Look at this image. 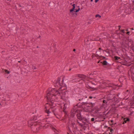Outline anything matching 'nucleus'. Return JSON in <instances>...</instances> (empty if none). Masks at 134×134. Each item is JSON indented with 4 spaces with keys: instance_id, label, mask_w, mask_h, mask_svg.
Instances as JSON below:
<instances>
[{
    "instance_id": "1",
    "label": "nucleus",
    "mask_w": 134,
    "mask_h": 134,
    "mask_svg": "<svg viewBox=\"0 0 134 134\" xmlns=\"http://www.w3.org/2000/svg\"><path fill=\"white\" fill-rule=\"evenodd\" d=\"M29 126L31 127L32 130L34 132H36L41 129L42 126L40 122H34L29 124Z\"/></svg>"
},
{
    "instance_id": "2",
    "label": "nucleus",
    "mask_w": 134,
    "mask_h": 134,
    "mask_svg": "<svg viewBox=\"0 0 134 134\" xmlns=\"http://www.w3.org/2000/svg\"><path fill=\"white\" fill-rule=\"evenodd\" d=\"M85 98V99L83 100L84 102H87V101H89L90 102L88 104L91 105V107L93 108L95 105V103L93 101V99L91 100L88 99L87 96Z\"/></svg>"
},
{
    "instance_id": "3",
    "label": "nucleus",
    "mask_w": 134,
    "mask_h": 134,
    "mask_svg": "<svg viewBox=\"0 0 134 134\" xmlns=\"http://www.w3.org/2000/svg\"><path fill=\"white\" fill-rule=\"evenodd\" d=\"M37 117L35 116H34L32 118H31L28 121V124H31L32 123L34 122H38L37 121H34L36 120L37 119Z\"/></svg>"
},
{
    "instance_id": "4",
    "label": "nucleus",
    "mask_w": 134,
    "mask_h": 134,
    "mask_svg": "<svg viewBox=\"0 0 134 134\" xmlns=\"http://www.w3.org/2000/svg\"><path fill=\"white\" fill-rule=\"evenodd\" d=\"M53 91H55V93H57L56 94H52V95L53 96H54V97H55L57 95H58V96H59L60 95L61 93L58 91V90H56L55 88H53L52 90L50 92H53Z\"/></svg>"
},
{
    "instance_id": "5",
    "label": "nucleus",
    "mask_w": 134,
    "mask_h": 134,
    "mask_svg": "<svg viewBox=\"0 0 134 134\" xmlns=\"http://www.w3.org/2000/svg\"><path fill=\"white\" fill-rule=\"evenodd\" d=\"M113 58L114 61H116L117 60H118V61H116L118 62L121 63L122 62V59H120V58L118 56H115L114 57H113Z\"/></svg>"
},
{
    "instance_id": "6",
    "label": "nucleus",
    "mask_w": 134,
    "mask_h": 134,
    "mask_svg": "<svg viewBox=\"0 0 134 134\" xmlns=\"http://www.w3.org/2000/svg\"><path fill=\"white\" fill-rule=\"evenodd\" d=\"M60 77H58V80H55L54 82V83L55 84L54 85L55 86H56L59 85L62 86L60 85Z\"/></svg>"
},
{
    "instance_id": "7",
    "label": "nucleus",
    "mask_w": 134,
    "mask_h": 134,
    "mask_svg": "<svg viewBox=\"0 0 134 134\" xmlns=\"http://www.w3.org/2000/svg\"><path fill=\"white\" fill-rule=\"evenodd\" d=\"M74 111L75 113H77L76 114V116L78 119H79V118L82 116L81 114V112L80 110H76Z\"/></svg>"
},
{
    "instance_id": "8",
    "label": "nucleus",
    "mask_w": 134,
    "mask_h": 134,
    "mask_svg": "<svg viewBox=\"0 0 134 134\" xmlns=\"http://www.w3.org/2000/svg\"><path fill=\"white\" fill-rule=\"evenodd\" d=\"M71 10L70 9V12L69 14H71V15H72V16H75L76 17L77 14L76 13H75V12H74V10H73L72 11H71Z\"/></svg>"
},
{
    "instance_id": "9",
    "label": "nucleus",
    "mask_w": 134,
    "mask_h": 134,
    "mask_svg": "<svg viewBox=\"0 0 134 134\" xmlns=\"http://www.w3.org/2000/svg\"><path fill=\"white\" fill-rule=\"evenodd\" d=\"M124 121H123L122 124H124L125 123H126L127 122V121H130V118L128 117L124 119Z\"/></svg>"
},
{
    "instance_id": "10",
    "label": "nucleus",
    "mask_w": 134,
    "mask_h": 134,
    "mask_svg": "<svg viewBox=\"0 0 134 134\" xmlns=\"http://www.w3.org/2000/svg\"><path fill=\"white\" fill-rule=\"evenodd\" d=\"M100 63L102 64V66L105 67V66L107 65L108 64V63L106 60H104L103 62H101Z\"/></svg>"
},
{
    "instance_id": "11",
    "label": "nucleus",
    "mask_w": 134,
    "mask_h": 134,
    "mask_svg": "<svg viewBox=\"0 0 134 134\" xmlns=\"http://www.w3.org/2000/svg\"><path fill=\"white\" fill-rule=\"evenodd\" d=\"M77 75L79 77L82 78V79H85L87 77L86 76L83 74H77Z\"/></svg>"
},
{
    "instance_id": "12",
    "label": "nucleus",
    "mask_w": 134,
    "mask_h": 134,
    "mask_svg": "<svg viewBox=\"0 0 134 134\" xmlns=\"http://www.w3.org/2000/svg\"><path fill=\"white\" fill-rule=\"evenodd\" d=\"M107 101L113 100L112 97H111V95H109L107 96Z\"/></svg>"
},
{
    "instance_id": "13",
    "label": "nucleus",
    "mask_w": 134,
    "mask_h": 134,
    "mask_svg": "<svg viewBox=\"0 0 134 134\" xmlns=\"http://www.w3.org/2000/svg\"><path fill=\"white\" fill-rule=\"evenodd\" d=\"M88 86L90 89L92 88L94 90H97V88H93V87L94 86H91L90 84H88Z\"/></svg>"
},
{
    "instance_id": "14",
    "label": "nucleus",
    "mask_w": 134,
    "mask_h": 134,
    "mask_svg": "<svg viewBox=\"0 0 134 134\" xmlns=\"http://www.w3.org/2000/svg\"><path fill=\"white\" fill-rule=\"evenodd\" d=\"M72 8L70 9L71 10V11H73V10H75V6H77L76 5H75V4H74L72 5Z\"/></svg>"
},
{
    "instance_id": "15",
    "label": "nucleus",
    "mask_w": 134,
    "mask_h": 134,
    "mask_svg": "<svg viewBox=\"0 0 134 134\" xmlns=\"http://www.w3.org/2000/svg\"><path fill=\"white\" fill-rule=\"evenodd\" d=\"M62 94L64 96V97H66V94H68V91H64V92H61Z\"/></svg>"
},
{
    "instance_id": "16",
    "label": "nucleus",
    "mask_w": 134,
    "mask_h": 134,
    "mask_svg": "<svg viewBox=\"0 0 134 134\" xmlns=\"http://www.w3.org/2000/svg\"><path fill=\"white\" fill-rule=\"evenodd\" d=\"M45 109H46L45 110V112L46 113H47L48 114H49L51 113V112L49 111V110H47V109L46 107H45Z\"/></svg>"
},
{
    "instance_id": "17",
    "label": "nucleus",
    "mask_w": 134,
    "mask_h": 134,
    "mask_svg": "<svg viewBox=\"0 0 134 134\" xmlns=\"http://www.w3.org/2000/svg\"><path fill=\"white\" fill-rule=\"evenodd\" d=\"M99 59H100V60L102 59H106V57H105L104 56H102V55H100V56H99Z\"/></svg>"
},
{
    "instance_id": "18",
    "label": "nucleus",
    "mask_w": 134,
    "mask_h": 134,
    "mask_svg": "<svg viewBox=\"0 0 134 134\" xmlns=\"http://www.w3.org/2000/svg\"><path fill=\"white\" fill-rule=\"evenodd\" d=\"M84 117H83V116H82L81 117H80L79 118V120L82 122L83 121V120L84 119Z\"/></svg>"
},
{
    "instance_id": "19",
    "label": "nucleus",
    "mask_w": 134,
    "mask_h": 134,
    "mask_svg": "<svg viewBox=\"0 0 134 134\" xmlns=\"http://www.w3.org/2000/svg\"><path fill=\"white\" fill-rule=\"evenodd\" d=\"M131 74H133L134 75V66L131 69Z\"/></svg>"
},
{
    "instance_id": "20",
    "label": "nucleus",
    "mask_w": 134,
    "mask_h": 134,
    "mask_svg": "<svg viewBox=\"0 0 134 134\" xmlns=\"http://www.w3.org/2000/svg\"><path fill=\"white\" fill-rule=\"evenodd\" d=\"M4 71L5 73H7L8 74H9L10 73V71H8L7 70L4 69Z\"/></svg>"
},
{
    "instance_id": "21",
    "label": "nucleus",
    "mask_w": 134,
    "mask_h": 134,
    "mask_svg": "<svg viewBox=\"0 0 134 134\" xmlns=\"http://www.w3.org/2000/svg\"><path fill=\"white\" fill-rule=\"evenodd\" d=\"M118 30H116L115 31V34H116L118 36H119L120 35V33H118Z\"/></svg>"
},
{
    "instance_id": "22",
    "label": "nucleus",
    "mask_w": 134,
    "mask_h": 134,
    "mask_svg": "<svg viewBox=\"0 0 134 134\" xmlns=\"http://www.w3.org/2000/svg\"><path fill=\"white\" fill-rule=\"evenodd\" d=\"M82 125H83V127L85 125H87V122H85V121H82Z\"/></svg>"
},
{
    "instance_id": "23",
    "label": "nucleus",
    "mask_w": 134,
    "mask_h": 134,
    "mask_svg": "<svg viewBox=\"0 0 134 134\" xmlns=\"http://www.w3.org/2000/svg\"><path fill=\"white\" fill-rule=\"evenodd\" d=\"M100 125V124L99 123H97V124H94V127H97L99 126Z\"/></svg>"
},
{
    "instance_id": "24",
    "label": "nucleus",
    "mask_w": 134,
    "mask_h": 134,
    "mask_svg": "<svg viewBox=\"0 0 134 134\" xmlns=\"http://www.w3.org/2000/svg\"><path fill=\"white\" fill-rule=\"evenodd\" d=\"M90 102H89V101H87V102H82V104L85 105L87 104H89V103Z\"/></svg>"
},
{
    "instance_id": "25",
    "label": "nucleus",
    "mask_w": 134,
    "mask_h": 134,
    "mask_svg": "<svg viewBox=\"0 0 134 134\" xmlns=\"http://www.w3.org/2000/svg\"><path fill=\"white\" fill-rule=\"evenodd\" d=\"M77 123H78L79 125L80 126H81V127H83V125H82V123H80L77 120Z\"/></svg>"
},
{
    "instance_id": "26",
    "label": "nucleus",
    "mask_w": 134,
    "mask_h": 134,
    "mask_svg": "<svg viewBox=\"0 0 134 134\" xmlns=\"http://www.w3.org/2000/svg\"><path fill=\"white\" fill-rule=\"evenodd\" d=\"M67 104L66 103L64 105V107L63 108V109H66V108H67Z\"/></svg>"
},
{
    "instance_id": "27",
    "label": "nucleus",
    "mask_w": 134,
    "mask_h": 134,
    "mask_svg": "<svg viewBox=\"0 0 134 134\" xmlns=\"http://www.w3.org/2000/svg\"><path fill=\"white\" fill-rule=\"evenodd\" d=\"M104 51H105L107 53H110L109 52V51H108V49H107L106 50H103V52H104Z\"/></svg>"
},
{
    "instance_id": "28",
    "label": "nucleus",
    "mask_w": 134,
    "mask_h": 134,
    "mask_svg": "<svg viewBox=\"0 0 134 134\" xmlns=\"http://www.w3.org/2000/svg\"><path fill=\"white\" fill-rule=\"evenodd\" d=\"M83 121H84L86 122L87 123H88V122L89 121L87 120V119L86 118H84V119L83 120Z\"/></svg>"
},
{
    "instance_id": "29",
    "label": "nucleus",
    "mask_w": 134,
    "mask_h": 134,
    "mask_svg": "<svg viewBox=\"0 0 134 134\" xmlns=\"http://www.w3.org/2000/svg\"><path fill=\"white\" fill-rule=\"evenodd\" d=\"M66 109H63V111L64 113H65V114L66 115L67 114V112L66 111V110H65Z\"/></svg>"
},
{
    "instance_id": "30",
    "label": "nucleus",
    "mask_w": 134,
    "mask_h": 134,
    "mask_svg": "<svg viewBox=\"0 0 134 134\" xmlns=\"http://www.w3.org/2000/svg\"><path fill=\"white\" fill-rule=\"evenodd\" d=\"M47 97V102L50 101L51 100V99L48 98V96H46Z\"/></svg>"
},
{
    "instance_id": "31",
    "label": "nucleus",
    "mask_w": 134,
    "mask_h": 134,
    "mask_svg": "<svg viewBox=\"0 0 134 134\" xmlns=\"http://www.w3.org/2000/svg\"><path fill=\"white\" fill-rule=\"evenodd\" d=\"M103 104H106L107 103V100H103Z\"/></svg>"
},
{
    "instance_id": "32",
    "label": "nucleus",
    "mask_w": 134,
    "mask_h": 134,
    "mask_svg": "<svg viewBox=\"0 0 134 134\" xmlns=\"http://www.w3.org/2000/svg\"><path fill=\"white\" fill-rule=\"evenodd\" d=\"M53 3H54V2H50L49 3V6L50 5L51 6L52 5H53Z\"/></svg>"
},
{
    "instance_id": "33",
    "label": "nucleus",
    "mask_w": 134,
    "mask_h": 134,
    "mask_svg": "<svg viewBox=\"0 0 134 134\" xmlns=\"http://www.w3.org/2000/svg\"><path fill=\"white\" fill-rule=\"evenodd\" d=\"M95 16L97 18V17H99V18H100L101 17V16L99 14H97Z\"/></svg>"
},
{
    "instance_id": "34",
    "label": "nucleus",
    "mask_w": 134,
    "mask_h": 134,
    "mask_svg": "<svg viewBox=\"0 0 134 134\" xmlns=\"http://www.w3.org/2000/svg\"><path fill=\"white\" fill-rule=\"evenodd\" d=\"M95 98V97H93L91 96H90L88 98L90 99H92L93 98V99H94Z\"/></svg>"
},
{
    "instance_id": "35",
    "label": "nucleus",
    "mask_w": 134,
    "mask_h": 134,
    "mask_svg": "<svg viewBox=\"0 0 134 134\" xmlns=\"http://www.w3.org/2000/svg\"><path fill=\"white\" fill-rule=\"evenodd\" d=\"M70 117H74L75 116L74 113H71L70 115Z\"/></svg>"
},
{
    "instance_id": "36",
    "label": "nucleus",
    "mask_w": 134,
    "mask_h": 134,
    "mask_svg": "<svg viewBox=\"0 0 134 134\" xmlns=\"http://www.w3.org/2000/svg\"><path fill=\"white\" fill-rule=\"evenodd\" d=\"M75 125V123L74 122H73L71 123V126L72 128H73L74 127V125Z\"/></svg>"
},
{
    "instance_id": "37",
    "label": "nucleus",
    "mask_w": 134,
    "mask_h": 134,
    "mask_svg": "<svg viewBox=\"0 0 134 134\" xmlns=\"http://www.w3.org/2000/svg\"><path fill=\"white\" fill-rule=\"evenodd\" d=\"M110 132L112 133H113V132H114L113 129L111 128V129H110Z\"/></svg>"
},
{
    "instance_id": "38",
    "label": "nucleus",
    "mask_w": 134,
    "mask_h": 134,
    "mask_svg": "<svg viewBox=\"0 0 134 134\" xmlns=\"http://www.w3.org/2000/svg\"><path fill=\"white\" fill-rule=\"evenodd\" d=\"M78 11V10L76 9H75V10H74V12H75V13H76Z\"/></svg>"
},
{
    "instance_id": "39",
    "label": "nucleus",
    "mask_w": 134,
    "mask_h": 134,
    "mask_svg": "<svg viewBox=\"0 0 134 134\" xmlns=\"http://www.w3.org/2000/svg\"><path fill=\"white\" fill-rule=\"evenodd\" d=\"M124 30V29H123V30H121V31L124 34L125 33V32H124V30Z\"/></svg>"
},
{
    "instance_id": "40",
    "label": "nucleus",
    "mask_w": 134,
    "mask_h": 134,
    "mask_svg": "<svg viewBox=\"0 0 134 134\" xmlns=\"http://www.w3.org/2000/svg\"><path fill=\"white\" fill-rule=\"evenodd\" d=\"M32 68L34 70V69H36V67L35 66H33V65L32 66Z\"/></svg>"
},
{
    "instance_id": "41",
    "label": "nucleus",
    "mask_w": 134,
    "mask_h": 134,
    "mask_svg": "<svg viewBox=\"0 0 134 134\" xmlns=\"http://www.w3.org/2000/svg\"><path fill=\"white\" fill-rule=\"evenodd\" d=\"M129 28H127L126 29V30H125L126 31H131L130 30V29H129Z\"/></svg>"
},
{
    "instance_id": "42",
    "label": "nucleus",
    "mask_w": 134,
    "mask_h": 134,
    "mask_svg": "<svg viewBox=\"0 0 134 134\" xmlns=\"http://www.w3.org/2000/svg\"><path fill=\"white\" fill-rule=\"evenodd\" d=\"M127 32H126V34H127L128 35H129L130 33V31H127Z\"/></svg>"
},
{
    "instance_id": "43",
    "label": "nucleus",
    "mask_w": 134,
    "mask_h": 134,
    "mask_svg": "<svg viewBox=\"0 0 134 134\" xmlns=\"http://www.w3.org/2000/svg\"><path fill=\"white\" fill-rule=\"evenodd\" d=\"M91 121H94V118H93L91 119Z\"/></svg>"
},
{
    "instance_id": "44",
    "label": "nucleus",
    "mask_w": 134,
    "mask_h": 134,
    "mask_svg": "<svg viewBox=\"0 0 134 134\" xmlns=\"http://www.w3.org/2000/svg\"><path fill=\"white\" fill-rule=\"evenodd\" d=\"M95 57H99V56H99L98 54H95Z\"/></svg>"
},
{
    "instance_id": "45",
    "label": "nucleus",
    "mask_w": 134,
    "mask_h": 134,
    "mask_svg": "<svg viewBox=\"0 0 134 134\" xmlns=\"http://www.w3.org/2000/svg\"><path fill=\"white\" fill-rule=\"evenodd\" d=\"M50 92H48L47 94V95L48 96H49V95H51V93H50Z\"/></svg>"
},
{
    "instance_id": "46",
    "label": "nucleus",
    "mask_w": 134,
    "mask_h": 134,
    "mask_svg": "<svg viewBox=\"0 0 134 134\" xmlns=\"http://www.w3.org/2000/svg\"><path fill=\"white\" fill-rule=\"evenodd\" d=\"M96 53H97V54H100V51H99V52H96Z\"/></svg>"
},
{
    "instance_id": "47",
    "label": "nucleus",
    "mask_w": 134,
    "mask_h": 134,
    "mask_svg": "<svg viewBox=\"0 0 134 134\" xmlns=\"http://www.w3.org/2000/svg\"><path fill=\"white\" fill-rule=\"evenodd\" d=\"M99 1V0H95V2L96 3L97 2Z\"/></svg>"
},
{
    "instance_id": "48",
    "label": "nucleus",
    "mask_w": 134,
    "mask_h": 134,
    "mask_svg": "<svg viewBox=\"0 0 134 134\" xmlns=\"http://www.w3.org/2000/svg\"><path fill=\"white\" fill-rule=\"evenodd\" d=\"M99 49V50H101L103 51V49H102L101 48H99V49Z\"/></svg>"
},
{
    "instance_id": "49",
    "label": "nucleus",
    "mask_w": 134,
    "mask_h": 134,
    "mask_svg": "<svg viewBox=\"0 0 134 134\" xmlns=\"http://www.w3.org/2000/svg\"><path fill=\"white\" fill-rule=\"evenodd\" d=\"M116 124V123H115L114 124H112L111 125H110L111 126V127H112V125H115Z\"/></svg>"
},
{
    "instance_id": "50",
    "label": "nucleus",
    "mask_w": 134,
    "mask_h": 134,
    "mask_svg": "<svg viewBox=\"0 0 134 134\" xmlns=\"http://www.w3.org/2000/svg\"><path fill=\"white\" fill-rule=\"evenodd\" d=\"M129 29H130V30H134V29H133V28H129Z\"/></svg>"
},
{
    "instance_id": "51",
    "label": "nucleus",
    "mask_w": 134,
    "mask_h": 134,
    "mask_svg": "<svg viewBox=\"0 0 134 134\" xmlns=\"http://www.w3.org/2000/svg\"><path fill=\"white\" fill-rule=\"evenodd\" d=\"M133 104H132V105H131V106H133V107H132V108H134V105H133Z\"/></svg>"
},
{
    "instance_id": "52",
    "label": "nucleus",
    "mask_w": 134,
    "mask_h": 134,
    "mask_svg": "<svg viewBox=\"0 0 134 134\" xmlns=\"http://www.w3.org/2000/svg\"><path fill=\"white\" fill-rule=\"evenodd\" d=\"M115 98H116L115 96H114L113 97H112V98H113V99L114 100L115 99Z\"/></svg>"
},
{
    "instance_id": "53",
    "label": "nucleus",
    "mask_w": 134,
    "mask_h": 134,
    "mask_svg": "<svg viewBox=\"0 0 134 134\" xmlns=\"http://www.w3.org/2000/svg\"><path fill=\"white\" fill-rule=\"evenodd\" d=\"M129 92V93L130 92V91H129V90H127V91H126V92Z\"/></svg>"
},
{
    "instance_id": "54",
    "label": "nucleus",
    "mask_w": 134,
    "mask_h": 134,
    "mask_svg": "<svg viewBox=\"0 0 134 134\" xmlns=\"http://www.w3.org/2000/svg\"><path fill=\"white\" fill-rule=\"evenodd\" d=\"M77 9L78 10V11H79L80 10V8H79Z\"/></svg>"
},
{
    "instance_id": "55",
    "label": "nucleus",
    "mask_w": 134,
    "mask_h": 134,
    "mask_svg": "<svg viewBox=\"0 0 134 134\" xmlns=\"http://www.w3.org/2000/svg\"><path fill=\"white\" fill-rule=\"evenodd\" d=\"M100 62V60H99V61L97 62V63H99V62Z\"/></svg>"
},
{
    "instance_id": "56",
    "label": "nucleus",
    "mask_w": 134,
    "mask_h": 134,
    "mask_svg": "<svg viewBox=\"0 0 134 134\" xmlns=\"http://www.w3.org/2000/svg\"><path fill=\"white\" fill-rule=\"evenodd\" d=\"M75 129H77V126H75Z\"/></svg>"
},
{
    "instance_id": "57",
    "label": "nucleus",
    "mask_w": 134,
    "mask_h": 134,
    "mask_svg": "<svg viewBox=\"0 0 134 134\" xmlns=\"http://www.w3.org/2000/svg\"><path fill=\"white\" fill-rule=\"evenodd\" d=\"M108 129L109 130H110V129H111V128H110V127H108Z\"/></svg>"
},
{
    "instance_id": "58",
    "label": "nucleus",
    "mask_w": 134,
    "mask_h": 134,
    "mask_svg": "<svg viewBox=\"0 0 134 134\" xmlns=\"http://www.w3.org/2000/svg\"><path fill=\"white\" fill-rule=\"evenodd\" d=\"M99 39L98 40V39H97L96 40V39H95L94 40L95 41H97V40H99Z\"/></svg>"
},
{
    "instance_id": "59",
    "label": "nucleus",
    "mask_w": 134,
    "mask_h": 134,
    "mask_svg": "<svg viewBox=\"0 0 134 134\" xmlns=\"http://www.w3.org/2000/svg\"><path fill=\"white\" fill-rule=\"evenodd\" d=\"M76 51V49H74L73 50V51L74 52L75 51Z\"/></svg>"
},
{
    "instance_id": "60",
    "label": "nucleus",
    "mask_w": 134,
    "mask_h": 134,
    "mask_svg": "<svg viewBox=\"0 0 134 134\" xmlns=\"http://www.w3.org/2000/svg\"><path fill=\"white\" fill-rule=\"evenodd\" d=\"M64 81V78H63L62 79V83H63V82Z\"/></svg>"
},
{
    "instance_id": "61",
    "label": "nucleus",
    "mask_w": 134,
    "mask_h": 134,
    "mask_svg": "<svg viewBox=\"0 0 134 134\" xmlns=\"http://www.w3.org/2000/svg\"><path fill=\"white\" fill-rule=\"evenodd\" d=\"M111 123H113V120H111Z\"/></svg>"
},
{
    "instance_id": "62",
    "label": "nucleus",
    "mask_w": 134,
    "mask_h": 134,
    "mask_svg": "<svg viewBox=\"0 0 134 134\" xmlns=\"http://www.w3.org/2000/svg\"><path fill=\"white\" fill-rule=\"evenodd\" d=\"M108 127V126H104L105 128H107Z\"/></svg>"
},
{
    "instance_id": "63",
    "label": "nucleus",
    "mask_w": 134,
    "mask_h": 134,
    "mask_svg": "<svg viewBox=\"0 0 134 134\" xmlns=\"http://www.w3.org/2000/svg\"><path fill=\"white\" fill-rule=\"evenodd\" d=\"M19 7H21V6L20 5V4H19Z\"/></svg>"
},
{
    "instance_id": "64",
    "label": "nucleus",
    "mask_w": 134,
    "mask_h": 134,
    "mask_svg": "<svg viewBox=\"0 0 134 134\" xmlns=\"http://www.w3.org/2000/svg\"><path fill=\"white\" fill-rule=\"evenodd\" d=\"M121 26L120 25H119L118 26V27H119V28H120Z\"/></svg>"
}]
</instances>
